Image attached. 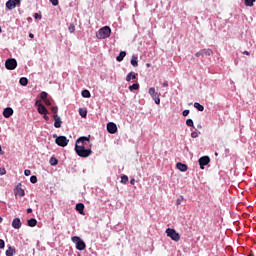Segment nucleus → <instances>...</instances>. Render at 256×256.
I'll use <instances>...</instances> for the list:
<instances>
[{"label": "nucleus", "instance_id": "7ed1b4c3", "mask_svg": "<svg viewBox=\"0 0 256 256\" xmlns=\"http://www.w3.org/2000/svg\"><path fill=\"white\" fill-rule=\"evenodd\" d=\"M53 138L56 139L55 143L59 147H67V145H69V139L65 136H57V134H54Z\"/></svg>", "mask_w": 256, "mask_h": 256}, {"label": "nucleus", "instance_id": "f8f14e48", "mask_svg": "<svg viewBox=\"0 0 256 256\" xmlns=\"http://www.w3.org/2000/svg\"><path fill=\"white\" fill-rule=\"evenodd\" d=\"M35 105L38 106V113H40V115H47L49 113L45 105L41 104L39 101H36Z\"/></svg>", "mask_w": 256, "mask_h": 256}, {"label": "nucleus", "instance_id": "6e6552de", "mask_svg": "<svg viewBox=\"0 0 256 256\" xmlns=\"http://www.w3.org/2000/svg\"><path fill=\"white\" fill-rule=\"evenodd\" d=\"M213 50L209 48L202 49L195 54V57H211Z\"/></svg>", "mask_w": 256, "mask_h": 256}, {"label": "nucleus", "instance_id": "412c9836", "mask_svg": "<svg viewBox=\"0 0 256 256\" xmlns=\"http://www.w3.org/2000/svg\"><path fill=\"white\" fill-rule=\"evenodd\" d=\"M130 63H131L132 67H138L139 66V61L137 60V57H135V56L132 57Z\"/></svg>", "mask_w": 256, "mask_h": 256}, {"label": "nucleus", "instance_id": "c03bdc74", "mask_svg": "<svg viewBox=\"0 0 256 256\" xmlns=\"http://www.w3.org/2000/svg\"><path fill=\"white\" fill-rule=\"evenodd\" d=\"M34 17H35L36 19H41V14L35 13V14H34Z\"/></svg>", "mask_w": 256, "mask_h": 256}, {"label": "nucleus", "instance_id": "393cba45", "mask_svg": "<svg viewBox=\"0 0 256 256\" xmlns=\"http://www.w3.org/2000/svg\"><path fill=\"white\" fill-rule=\"evenodd\" d=\"M50 165H52L53 167H55V165L59 164V160H57V158L55 157H51L49 160Z\"/></svg>", "mask_w": 256, "mask_h": 256}, {"label": "nucleus", "instance_id": "a878e982", "mask_svg": "<svg viewBox=\"0 0 256 256\" xmlns=\"http://www.w3.org/2000/svg\"><path fill=\"white\" fill-rule=\"evenodd\" d=\"M79 115L85 119V117H87V109L80 108Z\"/></svg>", "mask_w": 256, "mask_h": 256}, {"label": "nucleus", "instance_id": "f257e3e1", "mask_svg": "<svg viewBox=\"0 0 256 256\" xmlns=\"http://www.w3.org/2000/svg\"><path fill=\"white\" fill-rule=\"evenodd\" d=\"M89 143H91V138L89 136H83L77 139L75 144V151L79 157H89L91 153H93L91 148H86Z\"/></svg>", "mask_w": 256, "mask_h": 256}, {"label": "nucleus", "instance_id": "13d9d810", "mask_svg": "<svg viewBox=\"0 0 256 256\" xmlns=\"http://www.w3.org/2000/svg\"><path fill=\"white\" fill-rule=\"evenodd\" d=\"M1 31H2V30H1V27H0V33H1Z\"/></svg>", "mask_w": 256, "mask_h": 256}, {"label": "nucleus", "instance_id": "79ce46f5", "mask_svg": "<svg viewBox=\"0 0 256 256\" xmlns=\"http://www.w3.org/2000/svg\"><path fill=\"white\" fill-rule=\"evenodd\" d=\"M189 113H190L189 110H184V111L182 112V115H183V117H187V115H189Z\"/></svg>", "mask_w": 256, "mask_h": 256}, {"label": "nucleus", "instance_id": "4be33fe9", "mask_svg": "<svg viewBox=\"0 0 256 256\" xmlns=\"http://www.w3.org/2000/svg\"><path fill=\"white\" fill-rule=\"evenodd\" d=\"M194 107L195 109H197L198 111H205V107L203 105H201L199 102H195L194 103Z\"/></svg>", "mask_w": 256, "mask_h": 256}, {"label": "nucleus", "instance_id": "7c9ffc66", "mask_svg": "<svg viewBox=\"0 0 256 256\" xmlns=\"http://www.w3.org/2000/svg\"><path fill=\"white\" fill-rule=\"evenodd\" d=\"M48 94L47 92L43 91L40 93V98L42 99V101L47 100Z\"/></svg>", "mask_w": 256, "mask_h": 256}, {"label": "nucleus", "instance_id": "c85d7f7f", "mask_svg": "<svg viewBox=\"0 0 256 256\" xmlns=\"http://www.w3.org/2000/svg\"><path fill=\"white\" fill-rule=\"evenodd\" d=\"M256 0H245L246 7H253V3H255Z\"/></svg>", "mask_w": 256, "mask_h": 256}, {"label": "nucleus", "instance_id": "1a4fd4ad", "mask_svg": "<svg viewBox=\"0 0 256 256\" xmlns=\"http://www.w3.org/2000/svg\"><path fill=\"white\" fill-rule=\"evenodd\" d=\"M198 163L200 165V169H205V165H209V163H211V158H209V156H203L198 160Z\"/></svg>", "mask_w": 256, "mask_h": 256}, {"label": "nucleus", "instance_id": "4d7b16f0", "mask_svg": "<svg viewBox=\"0 0 256 256\" xmlns=\"http://www.w3.org/2000/svg\"><path fill=\"white\" fill-rule=\"evenodd\" d=\"M248 256H255L254 254H249Z\"/></svg>", "mask_w": 256, "mask_h": 256}, {"label": "nucleus", "instance_id": "ea45409f", "mask_svg": "<svg viewBox=\"0 0 256 256\" xmlns=\"http://www.w3.org/2000/svg\"><path fill=\"white\" fill-rule=\"evenodd\" d=\"M191 137H192L193 139H197V137H199V134H197V132H192V133H191Z\"/></svg>", "mask_w": 256, "mask_h": 256}, {"label": "nucleus", "instance_id": "a18cd8bd", "mask_svg": "<svg viewBox=\"0 0 256 256\" xmlns=\"http://www.w3.org/2000/svg\"><path fill=\"white\" fill-rule=\"evenodd\" d=\"M183 201V198L182 199H178L177 201H176V205H181V202Z\"/></svg>", "mask_w": 256, "mask_h": 256}, {"label": "nucleus", "instance_id": "9b49d317", "mask_svg": "<svg viewBox=\"0 0 256 256\" xmlns=\"http://www.w3.org/2000/svg\"><path fill=\"white\" fill-rule=\"evenodd\" d=\"M22 184L19 183L17 184L16 188L14 189V195L18 196V197H25V190L22 189Z\"/></svg>", "mask_w": 256, "mask_h": 256}, {"label": "nucleus", "instance_id": "bb28decb", "mask_svg": "<svg viewBox=\"0 0 256 256\" xmlns=\"http://www.w3.org/2000/svg\"><path fill=\"white\" fill-rule=\"evenodd\" d=\"M82 97H84L85 99H89V97H91V92H89V90H83Z\"/></svg>", "mask_w": 256, "mask_h": 256}, {"label": "nucleus", "instance_id": "6ab92c4d", "mask_svg": "<svg viewBox=\"0 0 256 256\" xmlns=\"http://www.w3.org/2000/svg\"><path fill=\"white\" fill-rule=\"evenodd\" d=\"M126 55H127V52L121 51V52L119 53V55L116 57V60L119 61V62H121V61H123V59H125Z\"/></svg>", "mask_w": 256, "mask_h": 256}, {"label": "nucleus", "instance_id": "aec40b11", "mask_svg": "<svg viewBox=\"0 0 256 256\" xmlns=\"http://www.w3.org/2000/svg\"><path fill=\"white\" fill-rule=\"evenodd\" d=\"M20 85H22L23 87H27L28 83H29V80L26 78V77H22L20 78V81H19Z\"/></svg>", "mask_w": 256, "mask_h": 256}, {"label": "nucleus", "instance_id": "2f4dec72", "mask_svg": "<svg viewBox=\"0 0 256 256\" xmlns=\"http://www.w3.org/2000/svg\"><path fill=\"white\" fill-rule=\"evenodd\" d=\"M137 89H139V84H133L129 86L130 91H137Z\"/></svg>", "mask_w": 256, "mask_h": 256}, {"label": "nucleus", "instance_id": "a211bd4d", "mask_svg": "<svg viewBox=\"0 0 256 256\" xmlns=\"http://www.w3.org/2000/svg\"><path fill=\"white\" fill-rule=\"evenodd\" d=\"M176 167H177V169H178L179 171H182V172H185V171H187V169H188L187 164H183V163H181V162H178V163L176 164Z\"/></svg>", "mask_w": 256, "mask_h": 256}, {"label": "nucleus", "instance_id": "72a5a7b5", "mask_svg": "<svg viewBox=\"0 0 256 256\" xmlns=\"http://www.w3.org/2000/svg\"><path fill=\"white\" fill-rule=\"evenodd\" d=\"M30 182L33 183V184L37 183V176H35V175L31 176L30 177Z\"/></svg>", "mask_w": 256, "mask_h": 256}, {"label": "nucleus", "instance_id": "a19ab883", "mask_svg": "<svg viewBox=\"0 0 256 256\" xmlns=\"http://www.w3.org/2000/svg\"><path fill=\"white\" fill-rule=\"evenodd\" d=\"M24 175H25L26 177H29V175H31V170L26 169V170L24 171Z\"/></svg>", "mask_w": 256, "mask_h": 256}, {"label": "nucleus", "instance_id": "f704fd0d", "mask_svg": "<svg viewBox=\"0 0 256 256\" xmlns=\"http://www.w3.org/2000/svg\"><path fill=\"white\" fill-rule=\"evenodd\" d=\"M70 33H75V25L71 24L68 28Z\"/></svg>", "mask_w": 256, "mask_h": 256}, {"label": "nucleus", "instance_id": "dca6fc26", "mask_svg": "<svg viewBox=\"0 0 256 256\" xmlns=\"http://www.w3.org/2000/svg\"><path fill=\"white\" fill-rule=\"evenodd\" d=\"M76 211H78L80 215H85V205L83 203L76 204Z\"/></svg>", "mask_w": 256, "mask_h": 256}, {"label": "nucleus", "instance_id": "49530a36", "mask_svg": "<svg viewBox=\"0 0 256 256\" xmlns=\"http://www.w3.org/2000/svg\"><path fill=\"white\" fill-rule=\"evenodd\" d=\"M162 85L163 87H169V83L167 81H165Z\"/></svg>", "mask_w": 256, "mask_h": 256}, {"label": "nucleus", "instance_id": "f03ea898", "mask_svg": "<svg viewBox=\"0 0 256 256\" xmlns=\"http://www.w3.org/2000/svg\"><path fill=\"white\" fill-rule=\"evenodd\" d=\"M96 37L97 39H109V37H111V28L109 26H104L102 28H100L97 32H96Z\"/></svg>", "mask_w": 256, "mask_h": 256}, {"label": "nucleus", "instance_id": "5fc2aeb1", "mask_svg": "<svg viewBox=\"0 0 256 256\" xmlns=\"http://www.w3.org/2000/svg\"><path fill=\"white\" fill-rule=\"evenodd\" d=\"M0 223H3V218L2 217H0Z\"/></svg>", "mask_w": 256, "mask_h": 256}, {"label": "nucleus", "instance_id": "f3484780", "mask_svg": "<svg viewBox=\"0 0 256 256\" xmlns=\"http://www.w3.org/2000/svg\"><path fill=\"white\" fill-rule=\"evenodd\" d=\"M11 115H13V108H5L3 111V116L6 119H9V117H11Z\"/></svg>", "mask_w": 256, "mask_h": 256}, {"label": "nucleus", "instance_id": "58836bf2", "mask_svg": "<svg viewBox=\"0 0 256 256\" xmlns=\"http://www.w3.org/2000/svg\"><path fill=\"white\" fill-rule=\"evenodd\" d=\"M45 103V105H47L48 107H50L51 105V100H49L48 98H46V100L43 101Z\"/></svg>", "mask_w": 256, "mask_h": 256}, {"label": "nucleus", "instance_id": "e433bc0d", "mask_svg": "<svg viewBox=\"0 0 256 256\" xmlns=\"http://www.w3.org/2000/svg\"><path fill=\"white\" fill-rule=\"evenodd\" d=\"M50 3H52L54 7H57V5H59V0H50Z\"/></svg>", "mask_w": 256, "mask_h": 256}, {"label": "nucleus", "instance_id": "39448f33", "mask_svg": "<svg viewBox=\"0 0 256 256\" xmlns=\"http://www.w3.org/2000/svg\"><path fill=\"white\" fill-rule=\"evenodd\" d=\"M72 242L75 243L76 249H78V251H85L87 245H85L84 241L81 240L79 236L72 237Z\"/></svg>", "mask_w": 256, "mask_h": 256}, {"label": "nucleus", "instance_id": "9d476101", "mask_svg": "<svg viewBox=\"0 0 256 256\" xmlns=\"http://www.w3.org/2000/svg\"><path fill=\"white\" fill-rule=\"evenodd\" d=\"M17 5H21V0H8L6 2V8L9 10L15 9Z\"/></svg>", "mask_w": 256, "mask_h": 256}, {"label": "nucleus", "instance_id": "37998d69", "mask_svg": "<svg viewBox=\"0 0 256 256\" xmlns=\"http://www.w3.org/2000/svg\"><path fill=\"white\" fill-rule=\"evenodd\" d=\"M7 173V170L5 168H0V175H5Z\"/></svg>", "mask_w": 256, "mask_h": 256}, {"label": "nucleus", "instance_id": "864d4df0", "mask_svg": "<svg viewBox=\"0 0 256 256\" xmlns=\"http://www.w3.org/2000/svg\"><path fill=\"white\" fill-rule=\"evenodd\" d=\"M146 67H151V64L147 63V64H146Z\"/></svg>", "mask_w": 256, "mask_h": 256}, {"label": "nucleus", "instance_id": "4c0bfd02", "mask_svg": "<svg viewBox=\"0 0 256 256\" xmlns=\"http://www.w3.org/2000/svg\"><path fill=\"white\" fill-rule=\"evenodd\" d=\"M0 249H5V241L0 239Z\"/></svg>", "mask_w": 256, "mask_h": 256}, {"label": "nucleus", "instance_id": "0eeeda50", "mask_svg": "<svg viewBox=\"0 0 256 256\" xmlns=\"http://www.w3.org/2000/svg\"><path fill=\"white\" fill-rule=\"evenodd\" d=\"M149 95L152 97V99L155 101L156 105H160L161 98H159V93L155 91V87L149 88Z\"/></svg>", "mask_w": 256, "mask_h": 256}, {"label": "nucleus", "instance_id": "423d86ee", "mask_svg": "<svg viewBox=\"0 0 256 256\" xmlns=\"http://www.w3.org/2000/svg\"><path fill=\"white\" fill-rule=\"evenodd\" d=\"M5 67L8 71H13L17 69V60L15 58H9L5 62Z\"/></svg>", "mask_w": 256, "mask_h": 256}, {"label": "nucleus", "instance_id": "3c124183", "mask_svg": "<svg viewBox=\"0 0 256 256\" xmlns=\"http://www.w3.org/2000/svg\"><path fill=\"white\" fill-rule=\"evenodd\" d=\"M130 183L131 185H135V179H131Z\"/></svg>", "mask_w": 256, "mask_h": 256}, {"label": "nucleus", "instance_id": "b1692460", "mask_svg": "<svg viewBox=\"0 0 256 256\" xmlns=\"http://www.w3.org/2000/svg\"><path fill=\"white\" fill-rule=\"evenodd\" d=\"M131 79H137V74H133V72H130L127 76H126V81H131Z\"/></svg>", "mask_w": 256, "mask_h": 256}, {"label": "nucleus", "instance_id": "4468645a", "mask_svg": "<svg viewBox=\"0 0 256 256\" xmlns=\"http://www.w3.org/2000/svg\"><path fill=\"white\" fill-rule=\"evenodd\" d=\"M53 119H54V127L56 129H61V124L63 123V121H61V117L57 114H54Z\"/></svg>", "mask_w": 256, "mask_h": 256}, {"label": "nucleus", "instance_id": "09e8293b", "mask_svg": "<svg viewBox=\"0 0 256 256\" xmlns=\"http://www.w3.org/2000/svg\"><path fill=\"white\" fill-rule=\"evenodd\" d=\"M29 37H30V39H33L35 37V35L33 33H30Z\"/></svg>", "mask_w": 256, "mask_h": 256}, {"label": "nucleus", "instance_id": "8fccbe9b", "mask_svg": "<svg viewBox=\"0 0 256 256\" xmlns=\"http://www.w3.org/2000/svg\"><path fill=\"white\" fill-rule=\"evenodd\" d=\"M27 213H33V209L28 208V209H27Z\"/></svg>", "mask_w": 256, "mask_h": 256}, {"label": "nucleus", "instance_id": "6e6d98bb", "mask_svg": "<svg viewBox=\"0 0 256 256\" xmlns=\"http://www.w3.org/2000/svg\"><path fill=\"white\" fill-rule=\"evenodd\" d=\"M1 151H3V149H2L1 146H0V153H1Z\"/></svg>", "mask_w": 256, "mask_h": 256}, {"label": "nucleus", "instance_id": "c9c22d12", "mask_svg": "<svg viewBox=\"0 0 256 256\" xmlns=\"http://www.w3.org/2000/svg\"><path fill=\"white\" fill-rule=\"evenodd\" d=\"M52 113H54V115H57V111H59V108L57 106H54L51 108Z\"/></svg>", "mask_w": 256, "mask_h": 256}, {"label": "nucleus", "instance_id": "cd10ccee", "mask_svg": "<svg viewBox=\"0 0 256 256\" xmlns=\"http://www.w3.org/2000/svg\"><path fill=\"white\" fill-rule=\"evenodd\" d=\"M15 254V250L11 247H9L7 250H6V256H13Z\"/></svg>", "mask_w": 256, "mask_h": 256}, {"label": "nucleus", "instance_id": "c756f323", "mask_svg": "<svg viewBox=\"0 0 256 256\" xmlns=\"http://www.w3.org/2000/svg\"><path fill=\"white\" fill-rule=\"evenodd\" d=\"M128 182H129V177H127V175L121 176V183H123L125 185Z\"/></svg>", "mask_w": 256, "mask_h": 256}, {"label": "nucleus", "instance_id": "20e7f679", "mask_svg": "<svg viewBox=\"0 0 256 256\" xmlns=\"http://www.w3.org/2000/svg\"><path fill=\"white\" fill-rule=\"evenodd\" d=\"M166 235L167 237H170L172 241H181V235L173 228L166 229Z\"/></svg>", "mask_w": 256, "mask_h": 256}, {"label": "nucleus", "instance_id": "5701e85b", "mask_svg": "<svg viewBox=\"0 0 256 256\" xmlns=\"http://www.w3.org/2000/svg\"><path fill=\"white\" fill-rule=\"evenodd\" d=\"M37 225V219L31 218L28 220V226L29 227H35Z\"/></svg>", "mask_w": 256, "mask_h": 256}, {"label": "nucleus", "instance_id": "de8ad7c7", "mask_svg": "<svg viewBox=\"0 0 256 256\" xmlns=\"http://www.w3.org/2000/svg\"><path fill=\"white\" fill-rule=\"evenodd\" d=\"M43 115H44L45 121H49V116H47V114H43Z\"/></svg>", "mask_w": 256, "mask_h": 256}, {"label": "nucleus", "instance_id": "2eb2a0df", "mask_svg": "<svg viewBox=\"0 0 256 256\" xmlns=\"http://www.w3.org/2000/svg\"><path fill=\"white\" fill-rule=\"evenodd\" d=\"M21 219L19 218H14L13 221H12V227L13 229H21Z\"/></svg>", "mask_w": 256, "mask_h": 256}, {"label": "nucleus", "instance_id": "603ef678", "mask_svg": "<svg viewBox=\"0 0 256 256\" xmlns=\"http://www.w3.org/2000/svg\"><path fill=\"white\" fill-rule=\"evenodd\" d=\"M243 55H250L249 51H244Z\"/></svg>", "mask_w": 256, "mask_h": 256}, {"label": "nucleus", "instance_id": "ddd939ff", "mask_svg": "<svg viewBox=\"0 0 256 256\" xmlns=\"http://www.w3.org/2000/svg\"><path fill=\"white\" fill-rule=\"evenodd\" d=\"M107 131L108 133H111V135H115V133L117 132V124L109 122L107 124Z\"/></svg>", "mask_w": 256, "mask_h": 256}, {"label": "nucleus", "instance_id": "473e14b6", "mask_svg": "<svg viewBox=\"0 0 256 256\" xmlns=\"http://www.w3.org/2000/svg\"><path fill=\"white\" fill-rule=\"evenodd\" d=\"M186 125L188 126V127H193V120L192 119H187L186 120Z\"/></svg>", "mask_w": 256, "mask_h": 256}]
</instances>
